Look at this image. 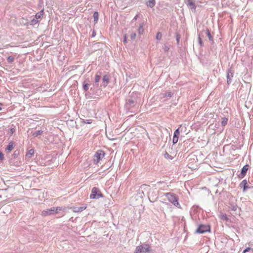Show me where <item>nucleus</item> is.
Listing matches in <instances>:
<instances>
[{
    "label": "nucleus",
    "mask_w": 253,
    "mask_h": 253,
    "mask_svg": "<svg viewBox=\"0 0 253 253\" xmlns=\"http://www.w3.org/2000/svg\"><path fill=\"white\" fill-rule=\"evenodd\" d=\"M17 156H18V153H17L16 152V151H15V152H14V153L12 154V158H17Z\"/></svg>",
    "instance_id": "nucleus-38"
},
{
    "label": "nucleus",
    "mask_w": 253,
    "mask_h": 253,
    "mask_svg": "<svg viewBox=\"0 0 253 253\" xmlns=\"http://www.w3.org/2000/svg\"><path fill=\"white\" fill-rule=\"evenodd\" d=\"M185 2L189 9L194 12L196 11V6L194 0H185Z\"/></svg>",
    "instance_id": "nucleus-7"
},
{
    "label": "nucleus",
    "mask_w": 253,
    "mask_h": 253,
    "mask_svg": "<svg viewBox=\"0 0 253 253\" xmlns=\"http://www.w3.org/2000/svg\"><path fill=\"white\" fill-rule=\"evenodd\" d=\"M61 210V208L60 207H52L50 209H47L44 210L42 211V215L43 216H47L48 215L53 214L54 213H57Z\"/></svg>",
    "instance_id": "nucleus-2"
},
{
    "label": "nucleus",
    "mask_w": 253,
    "mask_h": 253,
    "mask_svg": "<svg viewBox=\"0 0 253 253\" xmlns=\"http://www.w3.org/2000/svg\"><path fill=\"white\" fill-rule=\"evenodd\" d=\"M210 231V227L209 225H200L196 230V232L200 234L204 233Z\"/></svg>",
    "instance_id": "nucleus-6"
},
{
    "label": "nucleus",
    "mask_w": 253,
    "mask_h": 253,
    "mask_svg": "<svg viewBox=\"0 0 253 253\" xmlns=\"http://www.w3.org/2000/svg\"><path fill=\"white\" fill-rule=\"evenodd\" d=\"M136 36V34L135 33H132L130 35V38L131 40H135Z\"/></svg>",
    "instance_id": "nucleus-29"
},
{
    "label": "nucleus",
    "mask_w": 253,
    "mask_h": 253,
    "mask_svg": "<svg viewBox=\"0 0 253 253\" xmlns=\"http://www.w3.org/2000/svg\"><path fill=\"white\" fill-rule=\"evenodd\" d=\"M88 84L84 82L83 83V89L85 91H87L88 89Z\"/></svg>",
    "instance_id": "nucleus-25"
},
{
    "label": "nucleus",
    "mask_w": 253,
    "mask_h": 253,
    "mask_svg": "<svg viewBox=\"0 0 253 253\" xmlns=\"http://www.w3.org/2000/svg\"><path fill=\"white\" fill-rule=\"evenodd\" d=\"M105 153L103 151L99 150L94 155V163L97 164L99 161L104 157Z\"/></svg>",
    "instance_id": "nucleus-4"
},
{
    "label": "nucleus",
    "mask_w": 253,
    "mask_h": 253,
    "mask_svg": "<svg viewBox=\"0 0 253 253\" xmlns=\"http://www.w3.org/2000/svg\"><path fill=\"white\" fill-rule=\"evenodd\" d=\"M206 35L207 36V37H208L209 40L211 42H213V37L211 35L209 29H207L206 30Z\"/></svg>",
    "instance_id": "nucleus-16"
},
{
    "label": "nucleus",
    "mask_w": 253,
    "mask_h": 253,
    "mask_svg": "<svg viewBox=\"0 0 253 253\" xmlns=\"http://www.w3.org/2000/svg\"><path fill=\"white\" fill-rule=\"evenodd\" d=\"M14 57L11 56H8L7 58V61L8 63H12L14 61Z\"/></svg>",
    "instance_id": "nucleus-24"
},
{
    "label": "nucleus",
    "mask_w": 253,
    "mask_h": 253,
    "mask_svg": "<svg viewBox=\"0 0 253 253\" xmlns=\"http://www.w3.org/2000/svg\"><path fill=\"white\" fill-rule=\"evenodd\" d=\"M143 26H144L143 23L140 24L138 29V32L139 34H142L143 33V31H144Z\"/></svg>",
    "instance_id": "nucleus-18"
},
{
    "label": "nucleus",
    "mask_w": 253,
    "mask_h": 253,
    "mask_svg": "<svg viewBox=\"0 0 253 253\" xmlns=\"http://www.w3.org/2000/svg\"><path fill=\"white\" fill-rule=\"evenodd\" d=\"M102 196L100 190L97 187H93L91 190L90 198L92 199H98Z\"/></svg>",
    "instance_id": "nucleus-5"
},
{
    "label": "nucleus",
    "mask_w": 253,
    "mask_h": 253,
    "mask_svg": "<svg viewBox=\"0 0 253 253\" xmlns=\"http://www.w3.org/2000/svg\"><path fill=\"white\" fill-rule=\"evenodd\" d=\"M103 81L106 84H108L109 82V78L107 75H105L103 78Z\"/></svg>",
    "instance_id": "nucleus-26"
},
{
    "label": "nucleus",
    "mask_w": 253,
    "mask_h": 253,
    "mask_svg": "<svg viewBox=\"0 0 253 253\" xmlns=\"http://www.w3.org/2000/svg\"><path fill=\"white\" fill-rule=\"evenodd\" d=\"M4 159V155L3 153L0 151V161H2Z\"/></svg>",
    "instance_id": "nucleus-36"
},
{
    "label": "nucleus",
    "mask_w": 253,
    "mask_h": 253,
    "mask_svg": "<svg viewBox=\"0 0 253 253\" xmlns=\"http://www.w3.org/2000/svg\"><path fill=\"white\" fill-rule=\"evenodd\" d=\"M249 166L248 165H246L245 166H244L241 169V172L240 173V177H241V178L244 177L246 175L247 172L249 169Z\"/></svg>",
    "instance_id": "nucleus-10"
},
{
    "label": "nucleus",
    "mask_w": 253,
    "mask_h": 253,
    "mask_svg": "<svg viewBox=\"0 0 253 253\" xmlns=\"http://www.w3.org/2000/svg\"><path fill=\"white\" fill-rule=\"evenodd\" d=\"M164 195L167 198L168 200L175 207L180 208V205L178 202V196L171 192L165 193Z\"/></svg>",
    "instance_id": "nucleus-1"
},
{
    "label": "nucleus",
    "mask_w": 253,
    "mask_h": 253,
    "mask_svg": "<svg viewBox=\"0 0 253 253\" xmlns=\"http://www.w3.org/2000/svg\"><path fill=\"white\" fill-rule=\"evenodd\" d=\"M177 42H178V41H179V39H178V38H177Z\"/></svg>",
    "instance_id": "nucleus-44"
},
{
    "label": "nucleus",
    "mask_w": 253,
    "mask_h": 253,
    "mask_svg": "<svg viewBox=\"0 0 253 253\" xmlns=\"http://www.w3.org/2000/svg\"><path fill=\"white\" fill-rule=\"evenodd\" d=\"M95 35H96L95 32L94 31H93L92 35H91V37H95Z\"/></svg>",
    "instance_id": "nucleus-42"
},
{
    "label": "nucleus",
    "mask_w": 253,
    "mask_h": 253,
    "mask_svg": "<svg viewBox=\"0 0 253 253\" xmlns=\"http://www.w3.org/2000/svg\"><path fill=\"white\" fill-rule=\"evenodd\" d=\"M43 131L40 130L36 131L35 132L33 133V136L34 137H37L38 135H41Z\"/></svg>",
    "instance_id": "nucleus-21"
},
{
    "label": "nucleus",
    "mask_w": 253,
    "mask_h": 253,
    "mask_svg": "<svg viewBox=\"0 0 253 253\" xmlns=\"http://www.w3.org/2000/svg\"><path fill=\"white\" fill-rule=\"evenodd\" d=\"M93 16V18H94V23L96 24L98 20L99 14H98V12H97V11L94 12Z\"/></svg>",
    "instance_id": "nucleus-17"
},
{
    "label": "nucleus",
    "mask_w": 253,
    "mask_h": 253,
    "mask_svg": "<svg viewBox=\"0 0 253 253\" xmlns=\"http://www.w3.org/2000/svg\"><path fill=\"white\" fill-rule=\"evenodd\" d=\"M100 80V76L99 75H96L95 77V83L99 82Z\"/></svg>",
    "instance_id": "nucleus-31"
},
{
    "label": "nucleus",
    "mask_w": 253,
    "mask_h": 253,
    "mask_svg": "<svg viewBox=\"0 0 253 253\" xmlns=\"http://www.w3.org/2000/svg\"><path fill=\"white\" fill-rule=\"evenodd\" d=\"M198 42H199V44L201 46H203V44L202 40V39L200 38V37H198Z\"/></svg>",
    "instance_id": "nucleus-35"
},
{
    "label": "nucleus",
    "mask_w": 253,
    "mask_h": 253,
    "mask_svg": "<svg viewBox=\"0 0 253 253\" xmlns=\"http://www.w3.org/2000/svg\"><path fill=\"white\" fill-rule=\"evenodd\" d=\"M123 42L124 43H126L127 42V37H126V35H125L124 36V40H123Z\"/></svg>",
    "instance_id": "nucleus-37"
},
{
    "label": "nucleus",
    "mask_w": 253,
    "mask_h": 253,
    "mask_svg": "<svg viewBox=\"0 0 253 253\" xmlns=\"http://www.w3.org/2000/svg\"><path fill=\"white\" fill-rule=\"evenodd\" d=\"M86 206H82L80 207H75L73 208V211L75 212H80L86 209Z\"/></svg>",
    "instance_id": "nucleus-11"
},
{
    "label": "nucleus",
    "mask_w": 253,
    "mask_h": 253,
    "mask_svg": "<svg viewBox=\"0 0 253 253\" xmlns=\"http://www.w3.org/2000/svg\"><path fill=\"white\" fill-rule=\"evenodd\" d=\"M169 49V47L168 45H167L166 44L164 45V47H163V49H164V50L165 52L168 51Z\"/></svg>",
    "instance_id": "nucleus-34"
},
{
    "label": "nucleus",
    "mask_w": 253,
    "mask_h": 253,
    "mask_svg": "<svg viewBox=\"0 0 253 253\" xmlns=\"http://www.w3.org/2000/svg\"><path fill=\"white\" fill-rule=\"evenodd\" d=\"M39 20L36 19L35 17L33 18L30 21V24L31 25H35L39 22Z\"/></svg>",
    "instance_id": "nucleus-19"
},
{
    "label": "nucleus",
    "mask_w": 253,
    "mask_h": 253,
    "mask_svg": "<svg viewBox=\"0 0 253 253\" xmlns=\"http://www.w3.org/2000/svg\"><path fill=\"white\" fill-rule=\"evenodd\" d=\"M14 147V144L13 142H10L7 145L6 150L8 151H11Z\"/></svg>",
    "instance_id": "nucleus-15"
},
{
    "label": "nucleus",
    "mask_w": 253,
    "mask_h": 253,
    "mask_svg": "<svg viewBox=\"0 0 253 253\" xmlns=\"http://www.w3.org/2000/svg\"><path fill=\"white\" fill-rule=\"evenodd\" d=\"M172 93L171 92H168L161 93V98H169L171 97Z\"/></svg>",
    "instance_id": "nucleus-12"
},
{
    "label": "nucleus",
    "mask_w": 253,
    "mask_h": 253,
    "mask_svg": "<svg viewBox=\"0 0 253 253\" xmlns=\"http://www.w3.org/2000/svg\"><path fill=\"white\" fill-rule=\"evenodd\" d=\"M147 5L148 6H149L151 8L153 7L155 5V0H149L147 2Z\"/></svg>",
    "instance_id": "nucleus-14"
},
{
    "label": "nucleus",
    "mask_w": 253,
    "mask_h": 253,
    "mask_svg": "<svg viewBox=\"0 0 253 253\" xmlns=\"http://www.w3.org/2000/svg\"><path fill=\"white\" fill-rule=\"evenodd\" d=\"M34 154V150L33 149H30L27 153L26 156L29 158H31Z\"/></svg>",
    "instance_id": "nucleus-20"
},
{
    "label": "nucleus",
    "mask_w": 253,
    "mask_h": 253,
    "mask_svg": "<svg viewBox=\"0 0 253 253\" xmlns=\"http://www.w3.org/2000/svg\"><path fill=\"white\" fill-rule=\"evenodd\" d=\"M250 250H251V248L248 247V248H247V249H246L245 250H244L243 251V253H247V252H249Z\"/></svg>",
    "instance_id": "nucleus-40"
},
{
    "label": "nucleus",
    "mask_w": 253,
    "mask_h": 253,
    "mask_svg": "<svg viewBox=\"0 0 253 253\" xmlns=\"http://www.w3.org/2000/svg\"><path fill=\"white\" fill-rule=\"evenodd\" d=\"M149 251V245L148 244H143L136 247L134 253H146Z\"/></svg>",
    "instance_id": "nucleus-3"
},
{
    "label": "nucleus",
    "mask_w": 253,
    "mask_h": 253,
    "mask_svg": "<svg viewBox=\"0 0 253 253\" xmlns=\"http://www.w3.org/2000/svg\"><path fill=\"white\" fill-rule=\"evenodd\" d=\"M220 218L223 220L227 221L228 220V218L225 214L221 213L220 215Z\"/></svg>",
    "instance_id": "nucleus-22"
},
{
    "label": "nucleus",
    "mask_w": 253,
    "mask_h": 253,
    "mask_svg": "<svg viewBox=\"0 0 253 253\" xmlns=\"http://www.w3.org/2000/svg\"><path fill=\"white\" fill-rule=\"evenodd\" d=\"M44 10L43 9H42V10H41L40 11L36 14V15H35V17L38 20L40 19L42 16Z\"/></svg>",
    "instance_id": "nucleus-13"
},
{
    "label": "nucleus",
    "mask_w": 253,
    "mask_h": 253,
    "mask_svg": "<svg viewBox=\"0 0 253 253\" xmlns=\"http://www.w3.org/2000/svg\"><path fill=\"white\" fill-rule=\"evenodd\" d=\"M138 18V14L136 15L133 18V19L131 21V22H133L134 21H135Z\"/></svg>",
    "instance_id": "nucleus-39"
},
{
    "label": "nucleus",
    "mask_w": 253,
    "mask_h": 253,
    "mask_svg": "<svg viewBox=\"0 0 253 253\" xmlns=\"http://www.w3.org/2000/svg\"><path fill=\"white\" fill-rule=\"evenodd\" d=\"M164 157L167 159H172V156L169 155L167 152H166V153L164 155Z\"/></svg>",
    "instance_id": "nucleus-32"
},
{
    "label": "nucleus",
    "mask_w": 253,
    "mask_h": 253,
    "mask_svg": "<svg viewBox=\"0 0 253 253\" xmlns=\"http://www.w3.org/2000/svg\"><path fill=\"white\" fill-rule=\"evenodd\" d=\"M162 38V34L160 32H158L156 36V39L158 40H160Z\"/></svg>",
    "instance_id": "nucleus-33"
},
{
    "label": "nucleus",
    "mask_w": 253,
    "mask_h": 253,
    "mask_svg": "<svg viewBox=\"0 0 253 253\" xmlns=\"http://www.w3.org/2000/svg\"><path fill=\"white\" fill-rule=\"evenodd\" d=\"M233 74H234V72L232 69H230L228 70L226 77H227V82L228 84H231L232 81V78L233 77Z\"/></svg>",
    "instance_id": "nucleus-8"
},
{
    "label": "nucleus",
    "mask_w": 253,
    "mask_h": 253,
    "mask_svg": "<svg viewBox=\"0 0 253 253\" xmlns=\"http://www.w3.org/2000/svg\"><path fill=\"white\" fill-rule=\"evenodd\" d=\"M227 122H228V119L226 118H223L222 119V121H221V125L223 126H225L227 123Z\"/></svg>",
    "instance_id": "nucleus-23"
},
{
    "label": "nucleus",
    "mask_w": 253,
    "mask_h": 253,
    "mask_svg": "<svg viewBox=\"0 0 253 253\" xmlns=\"http://www.w3.org/2000/svg\"><path fill=\"white\" fill-rule=\"evenodd\" d=\"M178 138H179L178 136H176L173 135V139H172V142H173V144H175L177 142V141L178 140Z\"/></svg>",
    "instance_id": "nucleus-27"
},
{
    "label": "nucleus",
    "mask_w": 253,
    "mask_h": 253,
    "mask_svg": "<svg viewBox=\"0 0 253 253\" xmlns=\"http://www.w3.org/2000/svg\"><path fill=\"white\" fill-rule=\"evenodd\" d=\"M239 186L241 188L243 189V191L244 192H245L247 189L250 188V187L249 186L247 180L246 179L243 180L240 183Z\"/></svg>",
    "instance_id": "nucleus-9"
},
{
    "label": "nucleus",
    "mask_w": 253,
    "mask_h": 253,
    "mask_svg": "<svg viewBox=\"0 0 253 253\" xmlns=\"http://www.w3.org/2000/svg\"><path fill=\"white\" fill-rule=\"evenodd\" d=\"M128 102L130 103V104H132L134 103V101L133 100H129Z\"/></svg>",
    "instance_id": "nucleus-43"
},
{
    "label": "nucleus",
    "mask_w": 253,
    "mask_h": 253,
    "mask_svg": "<svg viewBox=\"0 0 253 253\" xmlns=\"http://www.w3.org/2000/svg\"><path fill=\"white\" fill-rule=\"evenodd\" d=\"M174 136H178L179 135V128L176 129L174 132Z\"/></svg>",
    "instance_id": "nucleus-30"
},
{
    "label": "nucleus",
    "mask_w": 253,
    "mask_h": 253,
    "mask_svg": "<svg viewBox=\"0 0 253 253\" xmlns=\"http://www.w3.org/2000/svg\"><path fill=\"white\" fill-rule=\"evenodd\" d=\"M238 206L237 205H232L230 207L231 210L232 211H236L237 209Z\"/></svg>",
    "instance_id": "nucleus-28"
},
{
    "label": "nucleus",
    "mask_w": 253,
    "mask_h": 253,
    "mask_svg": "<svg viewBox=\"0 0 253 253\" xmlns=\"http://www.w3.org/2000/svg\"><path fill=\"white\" fill-rule=\"evenodd\" d=\"M84 123H86V124H91L92 123V120H86L85 122H84Z\"/></svg>",
    "instance_id": "nucleus-41"
}]
</instances>
